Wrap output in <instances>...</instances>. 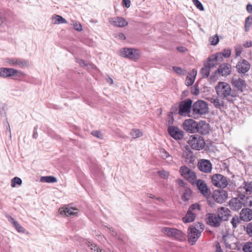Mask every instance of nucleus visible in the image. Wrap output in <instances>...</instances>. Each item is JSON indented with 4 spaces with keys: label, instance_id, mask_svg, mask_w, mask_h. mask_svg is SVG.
<instances>
[{
    "label": "nucleus",
    "instance_id": "f257e3e1",
    "mask_svg": "<svg viewBox=\"0 0 252 252\" xmlns=\"http://www.w3.org/2000/svg\"><path fill=\"white\" fill-rule=\"evenodd\" d=\"M229 205L231 209L234 211H238L243 206H251L252 200L250 197L241 195L238 197L232 198L229 201Z\"/></svg>",
    "mask_w": 252,
    "mask_h": 252
},
{
    "label": "nucleus",
    "instance_id": "f03ea898",
    "mask_svg": "<svg viewBox=\"0 0 252 252\" xmlns=\"http://www.w3.org/2000/svg\"><path fill=\"white\" fill-rule=\"evenodd\" d=\"M216 90L220 97L226 98L228 101H230L229 97H234L236 96L230 86L226 82H219L216 87Z\"/></svg>",
    "mask_w": 252,
    "mask_h": 252
},
{
    "label": "nucleus",
    "instance_id": "7ed1b4c3",
    "mask_svg": "<svg viewBox=\"0 0 252 252\" xmlns=\"http://www.w3.org/2000/svg\"><path fill=\"white\" fill-rule=\"evenodd\" d=\"M208 111V104L204 101L198 100L192 105V116L195 119L207 113Z\"/></svg>",
    "mask_w": 252,
    "mask_h": 252
},
{
    "label": "nucleus",
    "instance_id": "20e7f679",
    "mask_svg": "<svg viewBox=\"0 0 252 252\" xmlns=\"http://www.w3.org/2000/svg\"><path fill=\"white\" fill-rule=\"evenodd\" d=\"M231 73V65L228 63H223L221 64L218 69L211 75L210 79L211 81H214L217 80L216 75L218 74L222 76H227Z\"/></svg>",
    "mask_w": 252,
    "mask_h": 252
},
{
    "label": "nucleus",
    "instance_id": "39448f33",
    "mask_svg": "<svg viewBox=\"0 0 252 252\" xmlns=\"http://www.w3.org/2000/svg\"><path fill=\"white\" fill-rule=\"evenodd\" d=\"M189 144L190 147L196 150L203 149L205 146L204 138L199 135H193L189 137Z\"/></svg>",
    "mask_w": 252,
    "mask_h": 252
},
{
    "label": "nucleus",
    "instance_id": "423d86ee",
    "mask_svg": "<svg viewBox=\"0 0 252 252\" xmlns=\"http://www.w3.org/2000/svg\"><path fill=\"white\" fill-rule=\"evenodd\" d=\"M4 62L9 65L22 68L29 67L30 66L29 61L23 58H7L5 59Z\"/></svg>",
    "mask_w": 252,
    "mask_h": 252
},
{
    "label": "nucleus",
    "instance_id": "0eeeda50",
    "mask_svg": "<svg viewBox=\"0 0 252 252\" xmlns=\"http://www.w3.org/2000/svg\"><path fill=\"white\" fill-rule=\"evenodd\" d=\"M211 182L215 187L220 188H225L228 184L227 177L220 174H215L212 175Z\"/></svg>",
    "mask_w": 252,
    "mask_h": 252
},
{
    "label": "nucleus",
    "instance_id": "6e6552de",
    "mask_svg": "<svg viewBox=\"0 0 252 252\" xmlns=\"http://www.w3.org/2000/svg\"><path fill=\"white\" fill-rule=\"evenodd\" d=\"M179 172L181 175L185 179L193 184L195 183L196 179V175L195 173L184 165L180 167Z\"/></svg>",
    "mask_w": 252,
    "mask_h": 252
},
{
    "label": "nucleus",
    "instance_id": "1a4fd4ad",
    "mask_svg": "<svg viewBox=\"0 0 252 252\" xmlns=\"http://www.w3.org/2000/svg\"><path fill=\"white\" fill-rule=\"evenodd\" d=\"M192 103L190 99L181 101L179 105L178 114L182 116H189L192 111Z\"/></svg>",
    "mask_w": 252,
    "mask_h": 252
},
{
    "label": "nucleus",
    "instance_id": "9d476101",
    "mask_svg": "<svg viewBox=\"0 0 252 252\" xmlns=\"http://www.w3.org/2000/svg\"><path fill=\"white\" fill-rule=\"evenodd\" d=\"M197 166L200 171L206 173L211 172L212 169V164L208 159H200L198 162Z\"/></svg>",
    "mask_w": 252,
    "mask_h": 252
},
{
    "label": "nucleus",
    "instance_id": "9b49d317",
    "mask_svg": "<svg viewBox=\"0 0 252 252\" xmlns=\"http://www.w3.org/2000/svg\"><path fill=\"white\" fill-rule=\"evenodd\" d=\"M167 131L170 136L175 140H181L184 137L183 131L176 126H169Z\"/></svg>",
    "mask_w": 252,
    "mask_h": 252
},
{
    "label": "nucleus",
    "instance_id": "f8f14e48",
    "mask_svg": "<svg viewBox=\"0 0 252 252\" xmlns=\"http://www.w3.org/2000/svg\"><path fill=\"white\" fill-rule=\"evenodd\" d=\"M251 64L248 61L245 59L240 60L236 65L237 71L239 73L244 74L250 69Z\"/></svg>",
    "mask_w": 252,
    "mask_h": 252
},
{
    "label": "nucleus",
    "instance_id": "ddd939ff",
    "mask_svg": "<svg viewBox=\"0 0 252 252\" xmlns=\"http://www.w3.org/2000/svg\"><path fill=\"white\" fill-rule=\"evenodd\" d=\"M198 123L192 119L186 120L183 124L184 129L189 133L196 132Z\"/></svg>",
    "mask_w": 252,
    "mask_h": 252
},
{
    "label": "nucleus",
    "instance_id": "4468645a",
    "mask_svg": "<svg viewBox=\"0 0 252 252\" xmlns=\"http://www.w3.org/2000/svg\"><path fill=\"white\" fill-rule=\"evenodd\" d=\"M204 228V225L201 222H197L192 225L189 231L193 236H199Z\"/></svg>",
    "mask_w": 252,
    "mask_h": 252
},
{
    "label": "nucleus",
    "instance_id": "2eb2a0df",
    "mask_svg": "<svg viewBox=\"0 0 252 252\" xmlns=\"http://www.w3.org/2000/svg\"><path fill=\"white\" fill-rule=\"evenodd\" d=\"M195 182L197 188L201 193L205 197L209 196L211 192L205 182L201 179H198Z\"/></svg>",
    "mask_w": 252,
    "mask_h": 252
},
{
    "label": "nucleus",
    "instance_id": "dca6fc26",
    "mask_svg": "<svg viewBox=\"0 0 252 252\" xmlns=\"http://www.w3.org/2000/svg\"><path fill=\"white\" fill-rule=\"evenodd\" d=\"M222 221L217 214L210 213L208 215L207 222L212 226L218 227Z\"/></svg>",
    "mask_w": 252,
    "mask_h": 252
},
{
    "label": "nucleus",
    "instance_id": "f3484780",
    "mask_svg": "<svg viewBox=\"0 0 252 252\" xmlns=\"http://www.w3.org/2000/svg\"><path fill=\"white\" fill-rule=\"evenodd\" d=\"M217 215L221 221L227 220L231 215L230 211L227 208L224 207L218 209Z\"/></svg>",
    "mask_w": 252,
    "mask_h": 252
},
{
    "label": "nucleus",
    "instance_id": "a211bd4d",
    "mask_svg": "<svg viewBox=\"0 0 252 252\" xmlns=\"http://www.w3.org/2000/svg\"><path fill=\"white\" fill-rule=\"evenodd\" d=\"M183 157L185 158V162L188 164H193L196 158L193 152L187 147H186V150L183 152Z\"/></svg>",
    "mask_w": 252,
    "mask_h": 252
},
{
    "label": "nucleus",
    "instance_id": "6ab92c4d",
    "mask_svg": "<svg viewBox=\"0 0 252 252\" xmlns=\"http://www.w3.org/2000/svg\"><path fill=\"white\" fill-rule=\"evenodd\" d=\"M239 216L243 221H250L252 220V210L248 208H243L241 210Z\"/></svg>",
    "mask_w": 252,
    "mask_h": 252
},
{
    "label": "nucleus",
    "instance_id": "aec40b11",
    "mask_svg": "<svg viewBox=\"0 0 252 252\" xmlns=\"http://www.w3.org/2000/svg\"><path fill=\"white\" fill-rule=\"evenodd\" d=\"M227 196V192L223 189H221L215 193L214 198L218 203H222L226 201Z\"/></svg>",
    "mask_w": 252,
    "mask_h": 252
},
{
    "label": "nucleus",
    "instance_id": "412c9836",
    "mask_svg": "<svg viewBox=\"0 0 252 252\" xmlns=\"http://www.w3.org/2000/svg\"><path fill=\"white\" fill-rule=\"evenodd\" d=\"M77 209L75 208L65 207L60 209L59 211L62 215L66 217H71L77 215L78 214Z\"/></svg>",
    "mask_w": 252,
    "mask_h": 252
},
{
    "label": "nucleus",
    "instance_id": "4be33fe9",
    "mask_svg": "<svg viewBox=\"0 0 252 252\" xmlns=\"http://www.w3.org/2000/svg\"><path fill=\"white\" fill-rule=\"evenodd\" d=\"M17 69L12 68H0V77L2 78H8L15 75Z\"/></svg>",
    "mask_w": 252,
    "mask_h": 252
},
{
    "label": "nucleus",
    "instance_id": "5701e85b",
    "mask_svg": "<svg viewBox=\"0 0 252 252\" xmlns=\"http://www.w3.org/2000/svg\"><path fill=\"white\" fill-rule=\"evenodd\" d=\"M232 85L238 91L242 93L244 90L246 88V83L244 80L241 78L236 79L232 81Z\"/></svg>",
    "mask_w": 252,
    "mask_h": 252
},
{
    "label": "nucleus",
    "instance_id": "b1692460",
    "mask_svg": "<svg viewBox=\"0 0 252 252\" xmlns=\"http://www.w3.org/2000/svg\"><path fill=\"white\" fill-rule=\"evenodd\" d=\"M161 231L167 236H182V232L176 228L164 227Z\"/></svg>",
    "mask_w": 252,
    "mask_h": 252
},
{
    "label": "nucleus",
    "instance_id": "393cba45",
    "mask_svg": "<svg viewBox=\"0 0 252 252\" xmlns=\"http://www.w3.org/2000/svg\"><path fill=\"white\" fill-rule=\"evenodd\" d=\"M210 131L209 125L204 121H201L198 123L196 132L202 135H206Z\"/></svg>",
    "mask_w": 252,
    "mask_h": 252
},
{
    "label": "nucleus",
    "instance_id": "a878e982",
    "mask_svg": "<svg viewBox=\"0 0 252 252\" xmlns=\"http://www.w3.org/2000/svg\"><path fill=\"white\" fill-rule=\"evenodd\" d=\"M112 22L115 26L119 27H124L128 24V22L125 19L120 17L113 18Z\"/></svg>",
    "mask_w": 252,
    "mask_h": 252
},
{
    "label": "nucleus",
    "instance_id": "bb28decb",
    "mask_svg": "<svg viewBox=\"0 0 252 252\" xmlns=\"http://www.w3.org/2000/svg\"><path fill=\"white\" fill-rule=\"evenodd\" d=\"M195 212H191L188 210L186 216L183 218V221L185 223H188L193 221L196 217Z\"/></svg>",
    "mask_w": 252,
    "mask_h": 252
},
{
    "label": "nucleus",
    "instance_id": "cd10ccee",
    "mask_svg": "<svg viewBox=\"0 0 252 252\" xmlns=\"http://www.w3.org/2000/svg\"><path fill=\"white\" fill-rule=\"evenodd\" d=\"M140 57V51L139 50L131 49L130 52H129L128 59L132 60H136Z\"/></svg>",
    "mask_w": 252,
    "mask_h": 252
},
{
    "label": "nucleus",
    "instance_id": "c85d7f7f",
    "mask_svg": "<svg viewBox=\"0 0 252 252\" xmlns=\"http://www.w3.org/2000/svg\"><path fill=\"white\" fill-rule=\"evenodd\" d=\"M214 57L212 55L208 58L207 61L204 63L211 69L217 65L219 63L216 60L214 59Z\"/></svg>",
    "mask_w": 252,
    "mask_h": 252
},
{
    "label": "nucleus",
    "instance_id": "c756f323",
    "mask_svg": "<svg viewBox=\"0 0 252 252\" xmlns=\"http://www.w3.org/2000/svg\"><path fill=\"white\" fill-rule=\"evenodd\" d=\"M52 20L54 24H64L67 23V21L64 18L59 15L54 14L52 16Z\"/></svg>",
    "mask_w": 252,
    "mask_h": 252
},
{
    "label": "nucleus",
    "instance_id": "7c9ffc66",
    "mask_svg": "<svg viewBox=\"0 0 252 252\" xmlns=\"http://www.w3.org/2000/svg\"><path fill=\"white\" fill-rule=\"evenodd\" d=\"M211 68L204 63V66L201 69L200 73L203 78H207L209 77Z\"/></svg>",
    "mask_w": 252,
    "mask_h": 252
},
{
    "label": "nucleus",
    "instance_id": "2f4dec72",
    "mask_svg": "<svg viewBox=\"0 0 252 252\" xmlns=\"http://www.w3.org/2000/svg\"><path fill=\"white\" fill-rule=\"evenodd\" d=\"M192 74V76H188L186 78V85L187 86H191L194 83L195 76L197 74V71L196 70H193Z\"/></svg>",
    "mask_w": 252,
    "mask_h": 252
},
{
    "label": "nucleus",
    "instance_id": "473e14b6",
    "mask_svg": "<svg viewBox=\"0 0 252 252\" xmlns=\"http://www.w3.org/2000/svg\"><path fill=\"white\" fill-rule=\"evenodd\" d=\"M160 154L161 157L163 159H168L167 161L168 162V163L171 164L173 162L172 157L164 149H162L160 150Z\"/></svg>",
    "mask_w": 252,
    "mask_h": 252
},
{
    "label": "nucleus",
    "instance_id": "72a5a7b5",
    "mask_svg": "<svg viewBox=\"0 0 252 252\" xmlns=\"http://www.w3.org/2000/svg\"><path fill=\"white\" fill-rule=\"evenodd\" d=\"M86 244L92 251H94V252H101V250L95 244L90 241H87L86 242Z\"/></svg>",
    "mask_w": 252,
    "mask_h": 252
},
{
    "label": "nucleus",
    "instance_id": "f704fd0d",
    "mask_svg": "<svg viewBox=\"0 0 252 252\" xmlns=\"http://www.w3.org/2000/svg\"><path fill=\"white\" fill-rule=\"evenodd\" d=\"M222 98L217 97L215 99H213L211 102L214 104V106L217 108H220L224 105V102L222 100Z\"/></svg>",
    "mask_w": 252,
    "mask_h": 252
},
{
    "label": "nucleus",
    "instance_id": "c9c22d12",
    "mask_svg": "<svg viewBox=\"0 0 252 252\" xmlns=\"http://www.w3.org/2000/svg\"><path fill=\"white\" fill-rule=\"evenodd\" d=\"M245 189V192L247 194H251L252 193V182L244 181L243 183Z\"/></svg>",
    "mask_w": 252,
    "mask_h": 252
},
{
    "label": "nucleus",
    "instance_id": "e433bc0d",
    "mask_svg": "<svg viewBox=\"0 0 252 252\" xmlns=\"http://www.w3.org/2000/svg\"><path fill=\"white\" fill-rule=\"evenodd\" d=\"M130 135L133 138H137L143 135V132L139 129H133L130 132Z\"/></svg>",
    "mask_w": 252,
    "mask_h": 252
},
{
    "label": "nucleus",
    "instance_id": "4c0bfd02",
    "mask_svg": "<svg viewBox=\"0 0 252 252\" xmlns=\"http://www.w3.org/2000/svg\"><path fill=\"white\" fill-rule=\"evenodd\" d=\"M40 180L42 182L50 183H56L57 181V178L52 176L42 177Z\"/></svg>",
    "mask_w": 252,
    "mask_h": 252
},
{
    "label": "nucleus",
    "instance_id": "58836bf2",
    "mask_svg": "<svg viewBox=\"0 0 252 252\" xmlns=\"http://www.w3.org/2000/svg\"><path fill=\"white\" fill-rule=\"evenodd\" d=\"M252 25V16H248L245 19V31L248 32L250 31V28Z\"/></svg>",
    "mask_w": 252,
    "mask_h": 252
},
{
    "label": "nucleus",
    "instance_id": "ea45409f",
    "mask_svg": "<svg viewBox=\"0 0 252 252\" xmlns=\"http://www.w3.org/2000/svg\"><path fill=\"white\" fill-rule=\"evenodd\" d=\"M191 190L189 189H186L182 196V199L183 201H188L190 199L191 194Z\"/></svg>",
    "mask_w": 252,
    "mask_h": 252
},
{
    "label": "nucleus",
    "instance_id": "a19ab883",
    "mask_svg": "<svg viewBox=\"0 0 252 252\" xmlns=\"http://www.w3.org/2000/svg\"><path fill=\"white\" fill-rule=\"evenodd\" d=\"M242 220H241L240 216H235L231 219V223L232 224L233 228H236L238 225L241 223V221Z\"/></svg>",
    "mask_w": 252,
    "mask_h": 252
},
{
    "label": "nucleus",
    "instance_id": "79ce46f5",
    "mask_svg": "<svg viewBox=\"0 0 252 252\" xmlns=\"http://www.w3.org/2000/svg\"><path fill=\"white\" fill-rule=\"evenodd\" d=\"M22 183V181L21 178L15 177L14 178H13L11 182V186L12 187L14 188L15 187L16 185H21Z\"/></svg>",
    "mask_w": 252,
    "mask_h": 252
},
{
    "label": "nucleus",
    "instance_id": "37998d69",
    "mask_svg": "<svg viewBox=\"0 0 252 252\" xmlns=\"http://www.w3.org/2000/svg\"><path fill=\"white\" fill-rule=\"evenodd\" d=\"M244 252H252V242L246 243L242 248Z\"/></svg>",
    "mask_w": 252,
    "mask_h": 252
},
{
    "label": "nucleus",
    "instance_id": "c03bdc74",
    "mask_svg": "<svg viewBox=\"0 0 252 252\" xmlns=\"http://www.w3.org/2000/svg\"><path fill=\"white\" fill-rule=\"evenodd\" d=\"M191 94L193 95H197L199 93V89L198 84H195L191 88Z\"/></svg>",
    "mask_w": 252,
    "mask_h": 252
},
{
    "label": "nucleus",
    "instance_id": "a18cd8bd",
    "mask_svg": "<svg viewBox=\"0 0 252 252\" xmlns=\"http://www.w3.org/2000/svg\"><path fill=\"white\" fill-rule=\"evenodd\" d=\"M131 48H124L121 52V55L122 57L125 58H128L129 56V52H130V49Z\"/></svg>",
    "mask_w": 252,
    "mask_h": 252
},
{
    "label": "nucleus",
    "instance_id": "49530a36",
    "mask_svg": "<svg viewBox=\"0 0 252 252\" xmlns=\"http://www.w3.org/2000/svg\"><path fill=\"white\" fill-rule=\"evenodd\" d=\"M192 1L198 9L201 11H203L204 10V7L200 1L198 0H192Z\"/></svg>",
    "mask_w": 252,
    "mask_h": 252
},
{
    "label": "nucleus",
    "instance_id": "de8ad7c7",
    "mask_svg": "<svg viewBox=\"0 0 252 252\" xmlns=\"http://www.w3.org/2000/svg\"><path fill=\"white\" fill-rule=\"evenodd\" d=\"M213 55L214 57L213 59L216 60L218 62H221L223 60L224 57L222 56L220 52L217 53L216 54Z\"/></svg>",
    "mask_w": 252,
    "mask_h": 252
},
{
    "label": "nucleus",
    "instance_id": "09e8293b",
    "mask_svg": "<svg viewBox=\"0 0 252 252\" xmlns=\"http://www.w3.org/2000/svg\"><path fill=\"white\" fill-rule=\"evenodd\" d=\"M173 70L179 75H184L185 73V70L180 67L173 66Z\"/></svg>",
    "mask_w": 252,
    "mask_h": 252
},
{
    "label": "nucleus",
    "instance_id": "8fccbe9b",
    "mask_svg": "<svg viewBox=\"0 0 252 252\" xmlns=\"http://www.w3.org/2000/svg\"><path fill=\"white\" fill-rule=\"evenodd\" d=\"M189 210L191 212H195V210L198 211L200 210V206L197 203L193 204L189 207Z\"/></svg>",
    "mask_w": 252,
    "mask_h": 252
},
{
    "label": "nucleus",
    "instance_id": "3c124183",
    "mask_svg": "<svg viewBox=\"0 0 252 252\" xmlns=\"http://www.w3.org/2000/svg\"><path fill=\"white\" fill-rule=\"evenodd\" d=\"M220 53H221L222 56H223L224 58H227L230 57L231 55V50L229 49H224L222 52H220Z\"/></svg>",
    "mask_w": 252,
    "mask_h": 252
},
{
    "label": "nucleus",
    "instance_id": "603ef678",
    "mask_svg": "<svg viewBox=\"0 0 252 252\" xmlns=\"http://www.w3.org/2000/svg\"><path fill=\"white\" fill-rule=\"evenodd\" d=\"M5 105L4 104L0 103V115L1 116H5Z\"/></svg>",
    "mask_w": 252,
    "mask_h": 252
},
{
    "label": "nucleus",
    "instance_id": "864d4df0",
    "mask_svg": "<svg viewBox=\"0 0 252 252\" xmlns=\"http://www.w3.org/2000/svg\"><path fill=\"white\" fill-rule=\"evenodd\" d=\"M73 27L75 30L79 32L82 31L83 30L81 25L77 22H74Z\"/></svg>",
    "mask_w": 252,
    "mask_h": 252
},
{
    "label": "nucleus",
    "instance_id": "5fc2aeb1",
    "mask_svg": "<svg viewBox=\"0 0 252 252\" xmlns=\"http://www.w3.org/2000/svg\"><path fill=\"white\" fill-rule=\"evenodd\" d=\"M246 231L250 236H252V222L249 223L247 225Z\"/></svg>",
    "mask_w": 252,
    "mask_h": 252
},
{
    "label": "nucleus",
    "instance_id": "6e6d98bb",
    "mask_svg": "<svg viewBox=\"0 0 252 252\" xmlns=\"http://www.w3.org/2000/svg\"><path fill=\"white\" fill-rule=\"evenodd\" d=\"M115 37L120 40H125L126 39L125 35L123 33L118 32L114 34Z\"/></svg>",
    "mask_w": 252,
    "mask_h": 252
},
{
    "label": "nucleus",
    "instance_id": "4d7b16f0",
    "mask_svg": "<svg viewBox=\"0 0 252 252\" xmlns=\"http://www.w3.org/2000/svg\"><path fill=\"white\" fill-rule=\"evenodd\" d=\"M219 41V39L217 35H215L214 37H212L211 43L213 45H216Z\"/></svg>",
    "mask_w": 252,
    "mask_h": 252
},
{
    "label": "nucleus",
    "instance_id": "13d9d810",
    "mask_svg": "<svg viewBox=\"0 0 252 252\" xmlns=\"http://www.w3.org/2000/svg\"><path fill=\"white\" fill-rule=\"evenodd\" d=\"M15 223L14 226L18 232H21L24 231V228L18 222H15Z\"/></svg>",
    "mask_w": 252,
    "mask_h": 252
},
{
    "label": "nucleus",
    "instance_id": "bf43d9fd",
    "mask_svg": "<svg viewBox=\"0 0 252 252\" xmlns=\"http://www.w3.org/2000/svg\"><path fill=\"white\" fill-rule=\"evenodd\" d=\"M158 173L160 176L164 179L166 178L168 175V173L164 170L158 171Z\"/></svg>",
    "mask_w": 252,
    "mask_h": 252
},
{
    "label": "nucleus",
    "instance_id": "052dcab7",
    "mask_svg": "<svg viewBox=\"0 0 252 252\" xmlns=\"http://www.w3.org/2000/svg\"><path fill=\"white\" fill-rule=\"evenodd\" d=\"M188 242L191 244V245H194L197 241L198 237H188Z\"/></svg>",
    "mask_w": 252,
    "mask_h": 252
},
{
    "label": "nucleus",
    "instance_id": "680f3d73",
    "mask_svg": "<svg viewBox=\"0 0 252 252\" xmlns=\"http://www.w3.org/2000/svg\"><path fill=\"white\" fill-rule=\"evenodd\" d=\"M92 134L94 136L99 138L100 139L102 138V135L101 134L100 132L99 131H93L92 132Z\"/></svg>",
    "mask_w": 252,
    "mask_h": 252
},
{
    "label": "nucleus",
    "instance_id": "e2e57ef3",
    "mask_svg": "<svg viewBox=\"0 0 252 252\" xmlns=\"http://www.w3.org/2000/svg\"><path fill=\"white\" fill-rule=\"evenodd\" d=\"M6 21V18L3 13L0 11V26L2 25Z\"/></svg>",
    "mask_w": 252,
    "mask_h": 252
},
{
    "label": "nucleus",
    "instance_id": "0e129e2a",
    "mask_svg": "<svg viewBox=\"0 0 252 252\" xmlns=\"http://www.w3.org/2000/svg\"><path fill=\"white\" fill-rule=\"evenodd\" d=\"M18 77L23 78L26 76V74L21 70H17V72L15 73V75Z\"/></svg>",
    "mask_w": 252,
    "mask_h": 252
},
{
    "label": "nucleus",
    "instance_id": "69168bd1",
    "mask_svg": "<svg viewBox=\"0 0 252 252\" xmlns=\"http://www.w3.org/2000/svg\"><path fill=\"white\" fill-rule=\"evenodd\" d=\"M178 111L179 105H174L172 106V107L171 108V113H172V114H175L177 113V112L178 113Z\"/></svg>",
    "mask_w": 252,
    "mask_h": 252
},
{
    "label": "nucleus",
    "instance_id": "338daca9",
    "mask_svg": "<svg viewBox=\"0 0 252 252\" xmlns=\"http://www.w3.org/2000/svg\"><path fill=\"white\" fill-rule=\"evenodd\" d=\"M176 182L181 187H185L186 185V183L182 179H177Z\"/></svg>",
    "mask_w": 252,
    "mask_h": 252
},
{
    "label": "nucleus",
    "instance_id": "774afa93",
    "mask_svg": "<svg viewBox=\"0 0 252 252\" xmlns=\"http://www.w3.org/2000/svg\"><path fill=\"white\" fill-rule=\"evenodd\" d=\"M246 9H247V11H248V12H249V13H252V4H248L247 5Z\"/></svg>",
    "mask_w": 252,
    "mask_h": 252
}]
</instances>
